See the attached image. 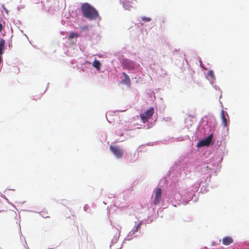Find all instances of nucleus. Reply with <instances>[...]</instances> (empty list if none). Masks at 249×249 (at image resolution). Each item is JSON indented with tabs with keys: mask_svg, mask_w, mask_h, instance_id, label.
<instances>
[{
	"mask_svg": "<svg viewBox=\"0 0 249 249\" xmlns=\"http://www.w3.org/2000/svg\"><path fill=\"white\" fill-rule=\"evenodd\" d=\"M81 10L83 17L89 20L96 19L99 17L97 10L89 3H83L81 7Z\"/></svg>",
	"mask_w": 249,
	"mask_h": 249,
	"instance_id": "1",
	"label": "nucleus"
},
{
	"mask_svg": "<svg viewBox=\"0 0 249 249\" xmlns=\"http://www.w3.org/2000/svg\"><path fill=\"white\" fill-rule=\"evenodd\" d=\"M154 113V109L153 107H150L144 112L141 113L140 117L142 122L145 123L152 117Z\"/></svg>",
	"mask_w": 249,
	"mask_h": 249,
	"instance_id": "2",
	"label": "nucleus"
},
{
	"mask_svg": "<svg viewBox=\"0 0 249 249\" xmlns=\"http://www.w3.org/2000/svg\"><path fill=\"white\" fill-rule=\"evenodd\" d=\"M110 150L117 158L120 159L123 155V150L118 146H110Z\"/></svg>",
	"mask_w": 249,
	"mask_h": 249,
	"instance_id": "3",
	"label": "nucleus"
},
{
	"mask_svg": "<svg viewBox=\"0 0 249 249\" xmlns=\"http://www.w3.org/2000/svg\"><path fill=\"white\" fill-rule=\"evenodd\" d=\"M154 198L153 203L156 205L160 202L161 199L162 190L161 188H157L154 191Z\"/></svg>",
	"mask_w": 249,
	"mask_h": 249,
	"instance_id": "4",
	"label": "nucleus"
},
{
	"mask_svg": "<svg viewBox=\"0 0 249 249\" xmlns=\"http://www.w3.org/2000/svg\"><path fill=\"white\" fill-rule=\"evenodd\" d=\"M213 138V135L211 134L208 136L205 139L197 143V146L199 147L203 146H208L210 144Z\"/></svg>",
	"mask_w": 249,
	"mask_h": 249,
	"instance_id": "5",
	"label": "nucleus"
},
{
	"mask_svg": "<svg viewBox=\"0 0 249 249\" xmlns=\"http://www.w3.org/2000/svg\"><path fill=\"white\" fill-rule=\"evenodd\" d=\"M120 233V230L118 229H114L113 228H112L111 234L114 236L113 239H112V242L113 243H116L119 237Z\"/></svg>",
	"mask_w": 249,
	"mask_h": 249,
	"instance_id": "6",
	"label": "nucleus"
},
{
	"mask_svg": "<svg viewBox=\"0 0 249 249\" xmlns=\"http://www.w3.org/2000/svg\"><path fill=\"white\" fill-rule=\"evenodd\" d=\"M122 74L124 76V78L122 80V83L129 87L131 85L129 77L125 72H123Z\"/></svg>",
	"mask_w": 249,
	"mask_h": 249,
	"instance_id": "7",
	"label": "nucleus"
},
{
	"mask_svg": "<svg viewBox=\"0 0 249 249\" xmlns=\"http://www.w3.org/2000/svg\"><path fill=\"white\" fill-rule=\"evenodd\" d=\"M233 242V239L231 237L229 236H226L223 238L222 244L225 246H228Z\"/></svg>",
	"mask_w": 249,
	"mask_h": 249,
	"instance_id": "8",
	"label": "nucleus"
},
{
	"mask_svg": "<svg viewBox=\"0 0 249 249\" xmlns=\"http://www.w3.org/2000/svg\"><path fill=\"white\" fill-rule=\"evenodd\" d=\"M225 114L228 116L227 113L222 110L221 112L222 123L224 127L227 126L228 125V121L226 118Z\"/></svg>",
	"mask_w": 249,
	"mask_h": 249,
	"instance_id": "9",
	"label": "nucleus"
},
{
	"mask_svg": "<svg viewBox=\"0 0 249 249\" xmlns=\"http://www.w3.org/2000/svg\"><path fill=\"white\" fill-rule=\"evenodd\" d=\"M5 40L3 39L0 40V54H2L3 53V50L5 45Z\"/></svg>",
	"mask_w": 249,
	"mask_h": 249,
	"instance_id": "10",
	"label": "nucleus"
},
{
	"mask_svg": "<svg viewBox=\"0 0 249 249\" xmlns=\"http://www.w3.org/2000/svg\"><path fill=\"white\" fill-rule=\"evenodd\" d=\"M92 65L94 68L99 70L101 66V63L98 60H95L93 62Z\"/></svg>",
	"mask_w": 249,
	"mask_h": 249,
	"instance_id": "11",
	"label": "nucleus"
},
{
	"mask_svg": "<svg viewBox=\"0 0 249 249\" xmlns=\"http://www.w3.org/2000/svg\"><path fill=\"white\" fill-rule=\"evenodd\" d=\"M142 221H140L138 224L137 225V226L135 228V229L132 230L131 231L132 232V234H134L136 232H137L138 231V230H139L141 225L142 224Z\"/></svg>",
	"mask_w": 249,
	"mask_h": 249,
	"instance_id": "12",
	"label": "nucleus"
},
{
	"mask_svg": "<svg viewBox=\"0 0 249 249\" xmlns=\"http://www.w3.org/2000/svg\"><path fill=\"white\" fill-rule=\"evenodd\" d=\"M78 36V34L74 32H71L70 33L68 39L71 40L73 38H77Z\"/></svg>",
	"mask_w": 249,
	"mask_h": 249,
	"instance_id": "13",
	"label": "nucleus"
},
{
	"mask_svg": "<svg viewBox=\"0 0 249 249\" xmlns=\"http://www.w3.org/2000/svg\"><path fill=\"white\" fill-rule=\"evenodd\" d=\"M142 19L143 21H146V22H149V21H150L151 20V18L143 17L142 18Z\"/></svg>",
	"mask_w": 249,
	"mask_h": 249,
	"instance_id": "14",
	"label": "nucleus"
},
{
	"mask_svg": "<svg viewBox=\"0 0 249 249\" xmlns=\"http://www.w3.org/2000/svg\"><path fill=\"white\" fill-rule=\"evenodd\" d=\"M208 75L211 76L212 78L214 77V73L212 71H209Z\"/></svg>",
	"mask_w": 249,
	"mask_h": 249,
	"instance_id": "15",
	"label": "nucleus"
},
{
	"mask_svg": "<svg viewBox=\"0 0 249 249\" xmlns=\"http://www.w3.org/2000/svg\"><path fill=\"white\" fill-rule=\"evenodd\" d=\"M2 24L1 23H0V32L2 30Z\"/></svg>",
	"mask_w": 249,
	"mask_h": 249,
	"instance_id": "16",
	"label": "nucleus"
},
{
	"mask_svg": "<svg viewBox=\"0 0 249 249\" xmlns=\"http://www.w3.org/2000/svg\"><path fill=\"white\" fill-rule=\"evenodd\" d=\"M1 61H2V58L1 57V54H0V64L1 63Z\"/></svg>",
	"mask_w": 249,
	"mask_h": 249,
	"instance_id": "17",
	"label": "nucleus"
},
{
	"mask_svg": "<svg viewBox=\"0 0 249 249\" xmlns=\"http://www.w3.org/2000/svg\"><path fill=\"white\" fill-rule=\"evenodd\" d=\"M88 27L87 26H85V27H84L83 28V29H86V28H88Z\"/></svg>",
	"mask_w": 249,
	"mask_h": 249,
	"instance_id": "18",
	"label": "nucleus"
}]
</instances>
